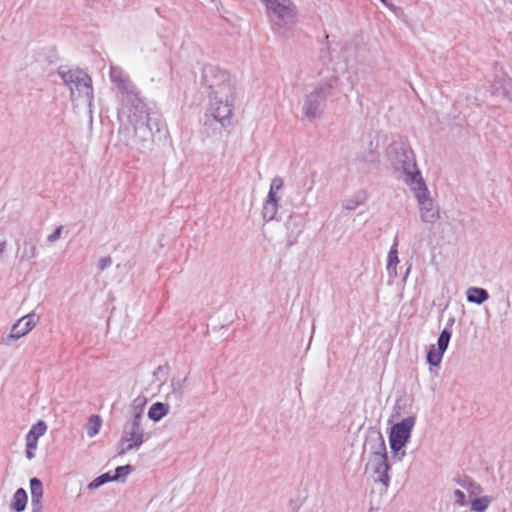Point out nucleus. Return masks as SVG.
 <instances>
[{"label":"nucleus","instance_id":"nucleus-23","mask_svg":"<svg viewBox=\"0 0 512 512\" xmlns=\"http://www.w3.org/2000/svg\"><path fill=\"white\" fill-rule=\"evenodd\" d=\"M168 406L161 402H156L148 410V417L153 421H160L168 413Z\"/></svg>","mask_w":512,"mask_h":512},{"label":"nucleus","instance_id":"nucleus-5","mask_svg":"<svg viewBox=\"0 0 512 512\" xmlns=\"http://www.w3.org/2000/svg\"><path fill=\"white\" fill-rule=\"evenodd\" d=\"M63 82L69 87L72 101L92 106L94 99L91 77L81 69H63L58 71Z\"/></svg>","mask_w":512,"mask_h":512},{"label":"nucleus","instance_id":"nucleus-12","mask_svg":"<svg viewBox=\"0 0 512 512\" xmlns=\"http://www.w3.org/2000/svg\"><path fill=\"white\" fill-rule=\"evenodd\" d=\"M452 332L450 329L445 328L440 333L437 340V347L431 345L427 353V362L434 367L440 365L443 355L448 348Z\"/></svg>","mask_w":512,"mask_h":512},{"label":"nucleus","instance_id":"nucleus-34","mask_svg":"<svg viewBox=\"0 0 512 512\" xmlns=\"http://www.w3.org/2000/svg\"><path fill=\"white\" fill-rule=\"evenodd\" d=\"M6 248V241L0 242V255L5 251Z\"/></svg>","mask_w":512,"mask_h":512},{"label":"nucleus","instance_id":"nucleus-31","mask_svg":"<svg viewBox=\"0 0 512 512\" xmlns=\"http://www.w3.org/2000/svg\"><path fill=\"white\" fill-rule=\"evenodd\" d=\"M37 449V444L34 443V447L31 448L30 442H26V457L28 459H32L35 456V450Z\"/></svg>","mask_w":512,"mask_h":512},{"label":"nucleus","instance_id":"nucleus-4","mask_svg":"<svg viewBox=\"0 0 512 512\" xmlns=\"http://www.w3.org/2000/svg\"><path fill=\"white\" fill-rule=\"evenodd\" d=\"M388 159L396 171L402 172L408 186L424 180L418 170L414 152L406 142H393L387 150Z\"/></svg>","mask_w":512,"mask_h":512},{"label":"nucleus","instance_id":"nucleus-32","mask_svg":"<svg viewBox=\"0 0 512 512\" xmlns=\"http://www.w3.org/2000/svg\"><path fill=\"white\" fill-rule=\"evenodd\" d=\"M112 261L109 257H105L100 259L99 261V268L101 270H104L105 268L109 267L111 265Z\"/></svg>","mask_w":512,"mask_h":512},{"label":"nucleus","instance_id":"nucleus-7","mask_svg":"<svg viewBox=\"0 0 512 512\" xmlns=\"http://www.w3.org/2000/svg\"><path fill=\"white\" fill-rule=\"evenodd\" d=\"M150 438L145 431L143 421L127 418L123 424L118 441V455L122 456L130 451L138 450Z\"/></svg>","mask_w":512,"mask_h":512},{"label":"nucleus","instance_id":"nucleus-20","mask_svg":"<svg viewBox=\"0 0 512 512\" xmlns=\"http://www.w3.org/2000/svg\"><path fill=\"white\" fill-rule=\"evenodd\" d=\"M27 493L23 488H19L13 495V499L11 502V510L15 512H22L25 510L27 505Z\"/></svg>","mask_w":512,"mask_h":512},{"label":"nucleus","instance_id":"nucleus-11","mask_svg":"<svg viewBox=\"0 0 512 512\" xmlns=\"http://www.w3.org/2000/svg\"><path fill=\"white\" fill-rule=\"evenodd\" d=\"M38 317L35 313H29L18 319L11 327L10 332L1 338V343L10 346L20 338L26 336L37 325Z\"/></svg>","mask_w":512,"mask_h":512},{"label":"nucleus","instance_id":"nucleus-19","mask_svg":"<svg viewBox=\"0 0 512 512\" xmlns=\"http://www.w3.org/2000/svg\"><path fill=\"white\" fill-rule=\"evenodd\" d=\"M47 431V425L44 421L39 420L35 423L28 433L26 434V442H30L31 448L34 447V443H38V439L43 436Z\"/></svg>","mask_w":512,"mask_h":512},{"label":"nucleus","instance_id":"nucleus-33","mask_svg":"<svg viewBox=\"0 0 512 512\" xmlns=\"http://www.w3.org/2000/svg\"><path fill=\"white\" fill-rule=\"evenodd\" d=\"M359 204L360 202L349 200L345 202L343 207L347 210H354L357 206H359Z\"/></svg>","mask_w":512,"mask_h":512},{"label":"nucleus","instance_id":"nucleus-13","mask_svg":"<svg viewBox=\"0 0 512 512\" xmlns=\"http://www.w3.org/2000/svg\"><path fill=\"white\" fill-rule=\"evenodd\" d=\"M367 467H370L373 473L377 476L376 481L383 484L385 488H388L390 484V476L388 474L390 465L388 463L387 454L380 456H368Z\"/></svg>","mask_w":512,"mask_h":512},{"label":"nucleus","instance_id":"nucleus-15","mask_svg":"<svg viewBox=\"0 0 512 512\" xmlns=\"http://www.w3.org/2000/svg\"><path fill=\"white\" fill-rule=\"evenodd\" d=\"M31 490V510L32 512H42L43 485L38 478L30 480Z\"/></svg>","mask_w":512,"mask_h":512},{"label":"nucleus","instance_id":"nucleus-26","mask_svg":"<svg viewBox=\"0 0 512 512\" xmlns=\"http://www.w3.org/2000/svg\"><path fill=\"white\" fill-rule=\"evenodd\" d=\"M132 468L130 465L118 466L115 470V474L112 475L115 481L124 479L131 472Z\"/></svg>","mask_w":512,"mask_h":512},{"label":"nucleus","instance_id":"nucleus-18","mask_svg":"<svg viewBox=\"0 0 512 512\" xmlns=\"http://www.w3.org/2000/svg\"><path fill=\"white\" fill-rule=\"evenodd\" d=\"M147 404V398L143 395H138L131 404L130 410L131 415L128 417L130 419H135L138 421H144V410Z\"/></svg>","mask_w":512,"mask_h":512},{"label":"nucleus","instance_id":"nucleus-17","mask_svg":"<svg viewBox=\"0 0 512 512\" xmlns=\"http://www.w3.org/2000/svg\"><path fill=\"white\" fill-rule=\"evenodd\" d=\"M454 481L461 488L465 489L471 496L479 495L482 492V487L466 475L457 476L454 478Z\"/></svg>","mask_w":512,"mask_h":512},{"label":"nucleus","instance_id":"nucleus-16","mask_svg":"<svg viewBox=\"0 0 512 512\" xmlns=\"http://www.w3.org/2000/svg\"><path fill=\"white\" fill-rule=\"evenodd\" d=\"M399 264L398 257V239L395 237L394 242L387 255L386 270L390 278L397 277V266Z\"/></svg>","mask_w":512,"mask_h":512},{"label":"nucleus","instance_id":"nucleus-9","mask_svg":"<svg viewBox=\"0 0 512 512\" xmlns=\"http://www.w3.org/2000/svg\"><path fill=\"white\" fill-rule=\"evenodd\" d=\"M416 423L414 415L403 418L400 422L391 427L388 439L390 448L393 452L397 453L398 460H402L406 452L402 450L403 447L409 442L412 430Z\"/></svg>","mask_w":512,"mask_h":512},{"label":"nucleus","instance_id":"nucleus-35","mask_svg":"<svg viewBox=\"0 0 512 512\" xmlns=\"http://www.w3.org/2000/svg\"><path fill=\"white\" fill-rule=\"evenodd\" d=\"M380 1H381L385 6H387V7H389V8L391 7V6L389 5V3H388V1H387V0H380Z\"/></svg>","mask_w":512,"mask_h":512},{"label":"nucleus","instance_id":"nucleus-2","mask_svg":"<svg viewBox=\"0 0 512 512\" xmlns=\"http://www.w3.org/2000/svg\"><path fill=\"white\" fill-rule=\"evenodd\" d=\"M203 78L210 89V112L223 127L230 124L234 110L235 86L230 75L217 67H207Z\"/></svg>","mask_w":512,"mask_h":512},{"label":"nucleus","instance_id":"nucleus-27","mask_svg":"<svg viewBox=\"0 0 512 512\" xmlns=\"http://www.w3.org/2000/svg\"><path fill=\"white\" fill-rule=\"evenodd\" d=\"M453 496H454V499H455V503L458 506L464 507V506L467 505L466 496H465L464 492L461 491L460 489L454 490Z\"/></svg>","mask_w":512,"mask_h":512},{"label":"nucleus","instance_id":"nucleus-24","mask_svg":"<svg viewBox=\"0 0 512 512\" xmlns=\"http://www.w3.org/2000/svg\"><path fill=\"white\" fill-rule=\"evenodd\" d=\"M492 500L491 496L476 497L471 501L470 508L474 512H485Z\"/></svg>","mask_w":512,"mask_h":512},{"label":"nucleus","instance_id":"nucleus-25","mask_svg":"<svg viewBox=\"0 0 512 512\" xmlns=\"http://www.w3.org/2000/svg\"><path fill=\"white\" fill-rule=\"evenodd\" d=\"M111 481H115L114 478H112V475L110 473H104V474L96 477L92 482H90L88 484V489H90V490L97 489L100 486H102L108 482H111Z\"/></svg>","mask_w":512,"mask_h":512},{"label":"nucleus","instance_id":"nucleus-29","mask_svg":"<svg viewBox=\"0 0 512 512\" xmlns=\"http://www.w3.org/2000/svg\"><path fill=\"white\" fill-rule=\"evenodd\" d=\"M315 176L316 174L315 173H312L310 176H306L304 179H303V187L306 189L307 193L312 191V189L314 188V185H315Z\"/></svg>","mask_w":512,"mask_h":512},{"label":"nucleus","instance_id":"nucleus-28","mask_svg":"<svg viewBox=\"0 0 512 512\" xmlns=\"http://www.w3.org/2000/svg\"><path fill=\"white\" fill-rule=\"evenodd\" d=\"M36 254H37V250L34 245L25 247L23 250V253L21 255V260H30V259L36 257Z\"/></svg>","mask_w":512,"mask_h":512},{"label":"nucleus","instance_id":"nucleus-14","mask_svg":"<svg viewBox=\"0 0 512 512\" xmlns=\"http://www.w3.org/2000/svg\"><path fill=\"white\" fill-rule=\"evenodd\" d=\"M364 451H368V456H380L387 454L384 437L380 432L369 434L365 440Z\"/></svg>","mask_w":512,"mask_h":512},{"label":"nucleus","instance_id":"nucleus-21","mask_svg":"<svg viewBox=\"0 0 512 512\" xmlns=\"http://www.w3.org/2000/svg\"><path fill=\"white\" fill-rule=\"evenodd\" d=\"M489 294L487 290L478 287H470L467 290V301L475 304H482L488 300Z\"/></svg>","mask_w":512,"mask_h":512},{"label":"nucleus","instance_id":"nucleus-10","mask_svg":"<svg viewBox=\"0 0 512 512\" xmlns=\"http://www.w3.org/2000/svg\"><path fill=\"white\" fill-rule=\"evenodd\" d=\"M284 180L280 176L274 177L270 182L267 198L263 204L262 216L265 221H272L279 208V201L282 198Z\"/></svg>","mask_w":512,"mask_h":512},{"label":"nucleus","instance_id":"nucleus-1","mask_svg":"<svg viewBox=\"0 0 512 512\" xmlns=\"http://www.w3.org/2000/svg\"><path fill=\"white\" fill-rule=\"evenodd\" d=\"M109 77L120 101L118 116L127 120V126L120 133L124 134L131 150L146 153L153 144L154 132L160 131V116L150 112L137 86L121 67L110 65Z\"/></svg>","mask_w":512,"mask_h":512},{"label":"nucleus","instance_id":"nucleus-22","mask_svg":"<svg viewBox=\"0 0 512 512\" xmlns=\"http://www.w3.org/2000/svg\"><path fill=\"white\" fill-rule=\"evenodd\" d=\"M103 421L99 415H91L85 425L87 436L90 438L95 437L102 427Z\"/></svg>","mask_w":512,"mask_h":512},{"label":"nucleus","instance_id":"nucleus-6","mask_svg":"<svg viewBox=\"0 0 512 512\" xmlns=\"http://www.w3.org/2000/svg\"><path fill=\"white\" fill-rule=\"evenodd\" d=\"M267 9L272 27L279 33L290 29L296 22V7L291 0H261Z\"/></svg>","mask_w":512,"mask_h":512},{"label":"nucleus","instance_id":"nucleus-3","mask_svg":"<svg viewBox=\"0 0 512 512\" xmlns=\"http://www.w3.org/2000/svg\"><path fill=\"white\" fill-rule=\"evenodd\" d=\"M338 78L323 79L307 87L302 104V113L313 122L322 115L327 98L333 96Z\"/></svg>","mask_w":512,"mask_h":512},{"label":"nucleus","instance_id":"nucleus-8","mask_svg":"<svg viewBox=\"0 0 512 512\" xmlns=\"http://www.w3.org/2000/svg\"><path fill=\"white\" fill-rule=\"evenodd\" d=\"M409 188L417 201L421 221L435 224L440 219L439 206L431 197L425 181H418Z\"/></svg>","mask_w":512,"mask_h":512},{"label":"nucleus","instance_id":"nucleus-30","mask_svg":"<svg viewBox=\"0 0 512 512\" xmlns=\"http://www.w3.org/2000/svg\"><path fill=\"white\" fill-rule=\"evenodd\" d=\"M63 226H58L51 234L47 236V241L50 243L56 242L62 234Z\"/></svg>","mask_w":512,"mask_h":512}]
</instances>
